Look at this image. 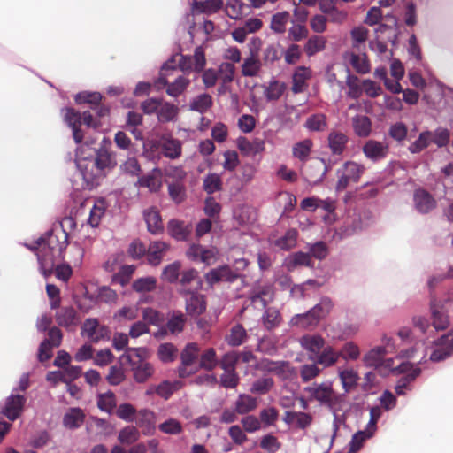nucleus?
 Instances as JSON below:
<instances>
[{
    "label": "nucleus",
    "mask_w": 453,
    "mask_h": 453,
    "mask_svg": "<svg viewBox=\"0 0 453 453\" xmlns=\"http://www.w3.org/2000/svg\"><path fill=\"white\" fill-rule=\"evenodd\" d=\"M342 169L343 172H347V176L355 183L358 182L360 176L364 172V166L354 161H346Z\"/></svg>",
    "instance_id": "nucleus-62"
},
{
    "label": "nucleus",
    "mask_w": 453,
    "mask_h": 453,
    "mask_svg": "<svg viewBox=\"0 0 453 453\" xmlns=\"http://www.w3.org/2000/svg\"><path fill=\"white\" fill-rule=\"evenodd\" d=\"M261 68V63L257 57L249 56L242 65V74L244 77H255Z\"/></svg>",
    "instance_id": "nucleus-45"
},
{
    "label": "nucleus",
    "mask_w": 453,
    "mask_h": 453,
    "mask_svg": "<svg viewBox=\"0 0 453 453\" xmlns=\"http://www.w3.org/2000/svg\"><path fill=\"white\" fill-rule=\"evenodd\" d=\"M136 425L141 428L143 435H153L156 431V415L149 409H142L138 412Z\"/></svg>",
    "instance_id": "nucleus-11"
},
{
    "label": "nucleus",
    "mask_w": 453,
    "mask_h": 453,
    "mask_svg": "<svg viewBox=\"0 0 453 453\" xmlns=\"http://www.w3.org/2000/svg\"><path fill=\"white\" fill-rule=\"evenodd\" d=\"M247 337V332L242 325L236 324L231 328L230 335L226 337L227 344L232 347L242 345Z\"/></svg>",
    "instance_id": "nucleus-46"
},
{
    "label": "nucleus",
    "mask_w": 453,
    "mask_h": 453,
    "mask_svg": "<svg viewBox=\"0 0 453 453\" xmlns=\"http://www.w3.org/2000/svg\"><path fill=\"white\" fill-rule=\"evenodd\" d=\"M56 320L58 326L69 327L76 324L77 312L73 306H65L56 313Z\"/></svg>",
    "instance_id": "nucleus-28"
},
{
    "label": "nucleus",
    "mask_w": 453,
    "mask_h": 453,
    "mask_svg": "<svg viewBox=\"0 0 453 453\" xmlns=\"http://www.w3.org/2000/svg\"><path fill=\"white\" fill-rule=\"evenodd\" d=\"M339 378L345 393L349 392L357 387L359 380V375L354 369H345L339 372Z\"/></svg>",
    "instance_id": "nucleus-32"
},
{
    "label": "nucleus",
    "mask_w": 453,
    "mask_h": 453,
    "mask_svg": "<svg viewBox=\"0 0 453 453\" xmlns=\"http://www.w3.org/2000/svg\"><path fill=\"white\" fill-rule=\"evenodd\" d=\"M287 268L288 271H292L297 266H306L312 268L314 263L311 261L309 252L296 251L290 254L287 258Z\"/></svg>",
    "instance_id": "nucleus-20"
},
{
    "label": "nucleus",
    "mask_w": 453,
    "mask_h": 453,
    "mask_svg": "<svg viewBox=\"0 0 453 453\" xmlns=\"http://www.w3.org/2000/svg\"><path fill=\"white\" fill-rule=\"evenodd\" d=\"M77 169L83 180V188L93 190L100 185V176L94 173L92 165L91 168H89L88 165H81V163H78Z\"/></svg>",
    "instance_id": "nucleus-17"
},
{
    "label": "nucleus",
    "mask_w": 453,
    "mask_h": 453,
    "mask_svg": "<svg viewBox=\"0 0 453 453\" xmlns=\"http://www.w3.org/2000/svg\"><path fill=\"white\" fill-rule=\"evenodd\" d=\"M240 277L241 274L234 271L228 264L219 265L204 274V279L211 288L220 282L234 283Z\"/></svg>",
    "instance_id": "nucleus-4"
},
{
    "label": "nucleus",
    "mask_w": 453,
    "mask_h": 453,
    "mask_svg": "<svg viewBox=\"0 0 453 453\" xmlns=\"http://www.w3.org/2000/svg\"><path fill=\"white\" fill-rule=\"evenodd\" d=\"M118 440L122 444H132L139 440V432L133 426H125L119 431Z\"/></svg>",
    "instance_id": "nucleus-57"
},
{
    "label": "nucleus",
    "mask_w": 453,
    "mask_h": 453,
    "mask_svg": "<svg viewBox=\"0 0 453 453\" xmlns=\"http://www.w3.org/2000/svg\"><path fill=\"white\" fill-rule=\"evenodd\" d=\"M96 157V149L89 145L81 146L77 148L75 152V165L78 168V163L81 165H90L94 166V158Z\"/></svg>",
    "instance_id": "nucleus-34"
},
{
    "label": "nucleus",
    "mask_w": 453,
    "mask_h": 453,
    "mask_svg": "<svg viewBox=\"0 0 453 453\" xmlns=\"http://www.w3.org/2000/svg\"><path fill=\"white\" fill-rule=\"evenodd\" d=\"M328 146L334 155H342L348 143V137L341 132L333 131L328 134Z\"/></svg>",
    "instance_id": "nucleus-24"
},
{
    "label": "nucleus",
    "mask_w": 453,
    "mask_h": 453,
    "mask_svg": "<svg viewBox=\"0 0 453 453\" xmlns=\"http://www.w3.org/2000/svg\"><path fill=\"white\" fill-rule=\"evenodd\" d=\"M170 245L163 241H153L147 249L148 263L152 266L158 265L163 258V254L168 250Z\"/></svg>",
    "instance_id": "nucleus-13"
},
{
    "label": "nucleus",
    "mask_w": 453,
    "mask_h": 453,
    "mask_svg": "<svg viewBox=\"0 0 453 453\" xmlns=\"http://www.w3.org/2000/svg\"><path fill=\"white\" fill-rule=\"evenodd\" d=\"M179 108L171 102L164 101L162 99V104L159 106L157 117L160 123H167L174 121L177 118Z\"/></svg>",
    "instance_id": "nucleus-23"
},
{
    "label": "nucleus",
    "mask_w": 453,
    "mask_h": 453,
    "mask_svg": "<svg viewBox=\"0 0 453 453\" xmlns=\"http://www.w3.org/2000/svg\"><path fill=\"white\" fill-rule=\"evenodd\" d=\"M326 126L325 114H312L307 118L304 127L312 132L321 131Z\"/></svg>",
    "instance_id": "nucleus-59"
},
{
    "label": "nucleus",
    "mask_w": 453,
    "mask_h": 453,
    "mask_svg": "<svg viewBox=\"0 0 453 453\" xmlns=\"http://www.w3.org/2000/svg\"><path fill=\"white\" fill-rule=\"evenodd\" d=\"M142 149V156L149 161L157 162L160 159L159 150H162V142L159 140H144Z\"/></svg>",
    "instance_id": "nucleus-25"
},
{
    "label": "nucleus",
    "mask_w": 453,
    "mask_h": 453,
    "mask_svg": "<svg viewBox=\"0 0 453 453\" xmlns=\"http://www.w3.org/2000/svg\"><path fill=\"white\" fill-rule=\"evenodd\" d=\"M166 231L168 235L176 242H188L192 233V224L173 218L167 221Z\"/></svg>",
    "instance_id": "nucleus-5"
},
{
    "label": "nucleus",
    "mask_w": 453,
    "mask_h": 453,
    "mask_svg": "<svg viewBox=\"0 0 453 453\" xmlns=\"http://www.w3.org/2000/svg\"><path fill=\"white\" fill-rule=\"evenodd\" d=\"M260 447L267 453H276L281 447L276 436L267 434L261 438Z\"/></svg>",
    "instance_id": "nucleus-64"
},
{
    "label": "nucleus",
    "mask_w": 453,
    "mask_h": 453,
    "mask_svg": "<svg viewBox=\"0 0 453 453\" xmlns=\"http://www.w3.org/2000/svg\"><path fill=\"white\" fill-rule=\"evenodd\" d=\"M273 385H274V380L272 378H270V377L261 378V379L256 380L252 383L250 390L253 394L265 395L271 390V388L273 387Z\"/></svg>",
    "instance_id": "nucleus-61"
},
{
    "label": "nucleus",
    "mask_w": 453,
    "mask_h": 453,
    "mask_svg": "<svg viewBox=\"0 0 453 453\" xmlns=\"http://www.w3.org/2000/svg\"><path fill=\"white\" fill-rule=\"evenodd\" d=\"M321 350L316 356H309V359L322 365L324 367H330L337 362L340 354H337L333 347L324 346Z\"/></svg>",
    "instance_id": "nucleus-19"
},
{
    "label": "nucleus",
    "mask_w": 453,
    "mask_h": 453,
    "mask_svg": "<svg viewBox=\"0 0 453 453\" xmlns=\"http://www.w3.org/2000/svg\"><path fill=\"white\" fill-rule=\"evenodd\" d=\"M142 315L146 324L155 326H159L165 319L164 315L159 311L151 307L143 308Z\"/></svg>",
    "instance_id": "nucleus-56"
},
{
    "label": "nucleus",
    "mask_w": 453,
    "mask_h": 453,
    "mask_svg": "<svg viewBox=\"0 0 453 453\" xmlns=\"http://www.w3.org/2000/svg\"><path fill=\"white\" fill-rule=\"evenodd\" d=\"M432 143V131L425 130L419 133L418 138L408 147L411 154H418Z\"/></svg>",
    "instance_id": "nucleus-30"
},
{
    "label": "nucleus",
    "mask_w": 453,
    "mask_h": 453,
    "mask_svg": "<svg viewBox=\"0 0 453 453\" xmlns=\"http://www.w3.org/2000/svg\"><path fill=\"white\" fill-rule=\"evenodd\" d=\"M131 370L134 372V380L137 383L146 382L154 372L151 364L146 361L134 362V366H131Z\"/></svg>",
    "instance_id": "nucleus-22"
},
{
    "label": "nucleus",
    "mask_w": 453,
    "mask_h": 453,
    "mask_svg": "<svg viewBox=\"0 0 453 453\" xmlns=\"http://www.w3.org/2000/svg\"><path fill=\"white\" fill-rule=\"evenodd\" d=\"M413 200L416 210L421 214H426L436 205L433 196L424 188L415 190Z\"/></svg>",
    "instance_id": "nucleus-10"
},
{
    "label": "nucleus",
    "mask_w": 453,
    "mask_h": 453,
    "mask_svg": "<svg viewBox=\"0 0 453 453\" xmlns=\"http://www.w3.org/2000/svg\"><path fill=\"white\" fill-rule=\"evenodd\" d=\"M180 267L181 263L179 260L167 265L163 270L162 277L169 283H175L179 279Z\"/></svg>",
    "instance_id": "nucleus-63"
},
{
    "label": "nucleus",
    "mask_w": 453,
    "mask_h": 453,
    "mask_svg": "<svg viewBox=\"0 0 453 453\" xmlns=\"http://www.w3.org/2000/svg\"><path fill=\"white\" fill-rule=\"evenodd\" d=\"M65 240L59 241L52 228L47 230L40 237H44V244L38 254V269L42 275L48 279L53 273L54 265L58 260H64L65 251L68 245L69 234L63 230Z\"/></svg>",
    "instance_id": "nucleus-1"
},
{
    "label": "nucleus",
    "mask_w": 453,
    "mask_h": 453,
    "mask_svg": "<svg viewBox=\"0 0 453 453\" xmlns=\"http://www.w3.org/2000/svg\"><path fill=\"white\" fill-rule=\"evenodd\" d=\"M349 57V63L357 73L366 74L370 73L371 66L365 53L363 54L362 60H360L359 56L354 52H350Z\"/></svg>",
    "instance_id": "nucleus-50"
},
{
    "label": "nucleus",
    "mask_w": 453,
    "mask_h": 453,
    "mask_svg": "<svg viewBox=\"0 0 453 453\" xmlns=\"http://www.w3.org/2000/svg\"><path fill=\"white\" fill-rule=\"evenodd\" d=\"M142 215L149 233L154 235H158L164 233L165 229L162 223L161 214L155 207L144 210Z\"/></svg>",
    "instance_id": "nucleus-8"
},
{
    "label": "nucleus",
    "mask_w": 453,
    "mask_h": 453,
    "mask_svg": "<svg viewBox=\"0 0 453 453\" xmlns=\"http://www.w3.org/2000/svg\"><path fill=\"white\" fill-rule=\"evenodd\" d=\"M186 317L180 311H173L166 323V327L173 334H180L184 330L186 324Z\"/></svg>",
    "instance_id": "nucleus-27"
},
{
    "label": "nucleus",
    "mask_w": 453,
    "mask_h": 453,
    "mask_svg": "<svg viewBox=\"0 0 453 453\" xmlns=\"http://www.w3.org/2000/svg\"><path fill=\"white\" fill-rule=\"evenodd\" d=\"M450 142V132L448 128L438 127L432 132V142L436 144L438 148L447 146Z\"/></svg>",
    "instance_id": "nucleus-58"
},
{
    "label": "nucleus",
    "mask_w": 453,
    "mask_h": 453,
    "mask_svg": "<svg viewBox=\"0 0 453 453\" xmlns=\"http://www.w3.org/2000/svg\"><path fill=\"white\" fill-rule=\"evenodd\" d=\"M289 13L287 11L276 12L272 16L270 28L276 34H283Z\"/></svg>",
    "instance_id": "nucleus-53"
},
{
    "label": "nucleus",
    "mask_w": 453,
    "mask_h": 453,
    "mask_svg": "<svg viewBox=\"0 0 453 453\" xmlns=\"http://www.w3.org/2000/svg\"><path fill=\"white\" fill-rule=\"evenodd\" d=\"M422 372L420 367L416 366L412 371L403 377H401L396 385L395 386V391L397 395L403 396L406 395L405 389H410L409 385L413 382Z\"/></svg>",
    "instance_id": "nucleus-26"
},
{
    "label": "nucleus",
    "mask_w": 453,
    "mask_h": 453,
    "mask_svg": "<svg viewBox=\"0 0 453 453\" xmlns=\"http://www.w3.org/2000/svg\"><path fill=\"white\" fill-rule=\"evenodd\" d=\"M178 349L172 342L161 343L157 348V357L164 363L168 364L175 360Z\"/></svg>",
    "instance_id": "nucleus-39"
},
{
    "label": "nucleus",
    "mask_w": 453,
    "mask_h": 453,
    "mask_svg": "<svg viewBox=\"0 0 453 453\" xmlns=\"http://www.w3.org/2000/svg\"><path fill=\"white\" fill-rule=\"evenodd\" d=\"M206 297L203 294L194 295L186 299L185 311L188 316L197 319L206 311Z\"/></svg>",
    "instance_id": "nucleus-7"
},
{
    "label": "nucleus",
    "mask_w": 453,
    "mask_h": 453,
    "mask_svg": "<svg viewBox=\"0 0 453 453\" xmlns=\"http://www.w3.org/2000/svg\"><path fill=\"white\" fill-rule=\"evenodd\" d=\"M262 321L265 327L271 331L280 325V313L274 308H267L262 315Z\"/></svg>",
    "instance_id": "nucleus-41"
},
{
    "label": "nucleus",
    "mask_w": 453,
    "mask_h": 453,
    "mask_svg": "<svg viewBox=\"0 0 453 453\" xmlns=\"http://www.w3.org/2000/svg\"><path fill=\"white\" fill-rule=\"evenodd\" d=\"M218 365L216 350L207 349L200 357L199 367L206 371H212Z\"/></svg>",
    "instance_id": "nucleus-54"
},
{
    "label": "nucleus",
    "mask_w": 453,
    "mask_h": 453,
    "mask_svg": "<svg viewBox=\"0 0 453 453\" xmlns=\"http://www.w3.org/2000/svg\"><path fill=\"white\" fill-rule=\"evenodd\" d=\"M135 269L136 267L134 265H121L119 272L112 275L111 282H118L122 287L126 286L129 282Z\"/></svg>",
    "instance_id": "nucleus-48"
},
{
    "label": "nucleus",
    "mask_w": 453,
    "mask_h": 453,
    "mask_svg": "<svg viewBox=\"0 0 453 453\" xmlns=\"http://www.w3.org/2000/svg\"><path fill=\"white\" fill-rule=\"evenodd\" d=\"M312 147V142L310 139H305L296 142L293 147V156L301 161L308 158Z\"/></svg>",
    "instance_id": "nucleus-55"
},
{
    "label": "nucleus",
    "mask_w": 453,
    "mask_h": 453,
    "mask_svg": "<svg viewBox=\"0 0 453 453\" xmlns=\"http://www.w3.org/2000/svg\"><path fill=\"white\" fill-rule=\"evenodd\" d=\"M180 381L171 382L168 380H163L157 386L154 388V390L157 395L164 398L165 400H168L172 395L177 390V388L174 387V384H180Z\"/></svg>",
    "instance_id": "nucleus-60"
},
{
    "label": "nucleus",
    "mask_w": 453,
    "mask_h": 453,
    "mask_svg": "<svg viewBox=\"0 0 453 453\" xmlns=\"http://www.w3.org/2000/svg\"><path fill=\"white\" fill-rule=\"evenodd\" d=\"M212 97L208 93H202L194 97L189 104V110L203 114L212 106Z\"/></svg>",
    "instance_id": "nucleus-29"
},
{
    "label": "nucleus",
    "mask_w": 453,
    "mask_h": 453,
    "mask_svg": "<svg viewBox=\"0 0 453 453\" xmlns=\"http://www.w3.org/2000/svg\"><path fill=\"white\" fill-rule=\"evenodd\" d=\"M429 310L433 319L432 325L435 331L446 330L450 324L447 311L442 307H439L435 300L430 301Z\"/></svg>",
    "instance_id": "nucleus-9"
},
{
    "label": "nucleus",
    "mask_w": 453,
    "mask_h": 453,
    "mask_svg": "<svg viewBox=\"0 0 453 453\" xmlns=\"http://www.w3.org/2000/svg\"><path fill=\"white\" fill-rule=\"evenodd\" d=\"M365 156L372 162L385 158L388 153V146L376 140H368L362 148Z\"/></svg>",
    "instance_id": "nucleus-6"
},
{
    "label": "nucleus",
    "mask_w": 453,
    "mask_h": 453,
    "mask_svg": "<svg viewBox=\"0 0 453 453\" xmlns=\"http://www.w3.org/2000/svg\"><path fill=\"white\" fill-rule=\"evenodd\" d=\"M97 407L100 411L111 414L116 407L115 394L111 389L97 394Z\"/></svg>",
    "instance_id": "nucleus-36"
},
{
    "label": "nucleus",
    "mask_w": 453,
    "mask_h": 453,
    "mask_svg": "<svg viewBox=\"0 0 453 453\" xmlns=\"http://www.w3.org/2000/svg\"><path fill=\"white\" fill-rule=\"evenodd\" d=\"M199 348L196 342H188L180 352V363L184 365H192L198 357Z\"/></svg>",
    "instance_id": "nucleus-44"
},
{
    "label": "nucleus",
    "mask_w": 453,
    "mask_h": 453,
    "mask_svg": "<svg viewBox=\"0 0 453 453\" xmlns=\"http://www.w3.org/2000/svg\"><path fill=\"white\" fill-rule=\"evenodd\" d=\"M311 76L310 67L303 65L298 66L292 75V88L291 90L294 94L302 93L306 84V80Z\"/></svg>",
    "instance_id": "nucleus-18"
},
{
    "label": "nucleus",
    "mask_w": 453,
    "mask_h": 453,
    "mask_svg": "<svg viewBox=\"0 0 453 453\" xmlns=\"http://www.w3.org/2000/svg\"><path fill=\"white\" fill-rule=\"evenodd\" d=\"M190 81L183 75H179L173 82H169L166 88V94L172 97H178L189 86Z\"/></svg>",
    "instance_id": "nucleus-38"
},
{
    "label": "nucleus",
    "mask_w": 453,
    "mask_h": 453,
    "mask_svg": "<svg viewBox=\"0 0 453 453\" xmlns=\"http://www.w3.org/2000/svg\"><path fill=\"white\" fill-rule=\"evenodd\" d=\"M162 153L170 159L179 158L181 155L180 142L175 138H168L165 142L162 143Z\"/></svg>",
    "instance_id": "nucleus-37"
},
{
    "label": "nucleus",
    "mask_w": 453,
    "mask_h": 453,
    "mask_svg": "<svg viewBox=\"0 0 453 453\" xmlns=\"http://www.w3.org/2000/svg\"><path fill=\"white\" fill-rule=\"evenodd\" d=\"M85 418V413L81 408L72 407L65 413L63 425L70 430H76L81 426Z\"/></svg>",
    "instance_id": "nucleus-15"
},
{
    "label": "nucleus",
    "mask_w": 453,
    "mask_h": 453,
    "mask_svg": "<svg viewBox=\"0 0 453 453\" xmlns=\"http://www.w3.org/2000/svg\"><path fill=\"white\" fill-rule=\"evenodd\" d=\"M168 194L176 204H180L184 202L187 196L186 188L179 180L173 181L168 184Z\"/></svg>",
    "instance_id": "nucleus-49"
},
{
    "label": "nucleus",
    "mask_w": 453,
    "mask_h": 453,
    "mask_svg": "<svg viewBox=\"0 0 453 453\" xmlns=\"http://www.w3.org/2000/svg\"><path fill=\"white\" fill-rule=\"evenodd\" d=\"M317 319L308 314V311L303 313H298L293 316L290 319L291 326H296L303 329L317 326L319 322L316 321Z\"/></svg>",
    "instance_id": "nucleus-43"
},
{
    "label": "nucleus",
    "mask_w": 453,
    "mask_h": 453,
    "mask_svg": "<svg viewBox=\"0 0 453 453\" xmlns=\"http://www.w3.org/2000/svg\"><path fill=\"white\" fill-rule=\"evenodd\" d=\"M102 98L103 96L100 92L88 90L81 91L74 96V101L77 104H88L90 106L100 103Z\"/></svg>",
    "instance_id": "nucleus-51"
},
{
    "label": "nucleus",
    "mask_w": 453,
    "mask_h": 453,
    "mask_svg": "<svg viewBox=\"0 0 453 453\" xmlns=\"http://www.w3.org/2000/svg\"><path fill=\"white\" fill-rule=\"evenodd\" d=\"M17 391L18 388H12L11 395L5 398L4 403L0 409V413L12 422L22 415L27 403V397L16 393Z\"/></svg>",
    "instance_id": "nucleus-3"
},
{
    "label": "nucleus",
    "mask_w": 453,
    "mask_h": 453,
    "mask_svg": "<svg viewBox=\"0 0 453 453\" xmlns=\"http://www.w3.org/2000/svg\"><path fill=\"white\" fill-rule=\"evenodd\" d=\"M157 288V280L153 276H144L134 280L132 288L137 293L151 292Z\"/></svg>",
    "instance_id": "nucleus-40"
},
{
    "label": "nucleus",
    "mask_w": 453,
    "mask_h": 453,
    "mask_svg": "<svg viewBox=\"0 0 453 453\" xmlns=\"http://www.w3.org/2000/svg\"><path fill=\"white\" fill-rule=\"evenodd\" d=\"M117 161L115 155L109 150L96 149V157L94 158V166L97 171L105 169L112 170L116 167Z\"/></svg>",
    "instance_id": "nucleus-12"
},
{
    "label": "nucleus",
    "mask_w": 453,
    "mask_h": 453,
    "mask_svg": "<svg viewBox=\"0 0 453 453\" xmlns=\"http://www.w3.org/2000/svg\"><path fill=\"white\" fill-rule=\"evenodd\" d=\"M302 348L316 356L325 346V339L320 334H304L299 339Z\"/></svg>",
    "instance_id": "nucleus-14"
},
{
    "label": "nucleus",
    "mask_w": 453,
    "mask_h": 453,
    "mask_svg": "<svg viewBox=\"0 0 453 453\" xmlns=\"http://www.w3.org/2000/svg\"><path fill=\"white\" fill-rule=\"evenodd\" d=\"M257 407V399L247 394H240L235 402V411L243 415L255 410Z\"/></svg>",
    "instance_id": "nucleus-33"
},
{
    "label": "nucleus",
    "mask_w": 453,
    "mask_h": 453,
    "mask_svg": "<svg viewBox=\"0 0 453 453\" xmlns=\"http://www.w3.org/2000/svg\"><path fill=\"white\" fill-rule=\"evenodd\" d=\"M352 125L355 134L359 137H367L372 132V121L365 115L353 117Z\"/></svg>",
    "instance_id": "nucleus-31"
},
{
    "label": "nucleus",
    "mask_w": 453,
    "mask_h": 453,
    "mask_svg": "<svg viewBox=\"0 0 453 453\" xmlns=\"http://www.w3.org/2000/svg\"><path fill=\"white\" fill-rule=\"evenodd\" d=\"M203 188L208 195L222 189L221 177L216 173H209L203 179Z\"/></svg>",
    "instance_id": "nucleus-42"
},
{
    "label": "nucleus",
    "mask_w": 453,
    "mask_h": 453,
    "mask_svg": "<svg viewBox=\"0 0 453 453\" xmlns=\"http://www.w3.org/2000/svg\"><path fill=\"white\" fill-rule=\"evenodd\" d=\"M334 302L329 296H322L318 303L308 310V314L317 319V322L325 319L332 311Z\"/></svg>",
    "instance_id": "nucleus-16"
},
{
    "label": "nucleus",
    "mask_w": 453,
    "mask_h": 453,
    "mask_svg": "<svg viewBox=\"0 0 453 453\" xmlns=\"http://www.w3.org/2000/svg\"><path fill=\"white\" fill-rule=\"evenodd\" d=\"M326 41L322 36L313 35L308 39L304 45V50L308 57H311L325 50Z\"/></svg>",
    "instance_id": "nucleus-47"
},
{
    "label": "nucleus",
    "mask_w": 453,
    "mask_h": 453,
    "mask_svg": "<svg viewBox=\"0 0 453 453\" xmlns=\"http://www.w3.org/2000/svg\"><path fill=\"white\" fill-rule=\"evenodd\" d=\"M306 248L308 250L311 258L313 257L319 261L324 260L329 254L328 245L324 241L307 242Z\"/></svg>",
    "instance_id": "nucleus-35"
},
{
    "label": "nucleus",
    "mask_w": 453,
    "mask_h": 453,
    "mask_svg": "<svg viewBox=\"0 0 453 453\" xmlns=\"http://www.w3.org/2000/svg\"><path fill=\"white\" fill-rule=\"evenodd\" d=\"M194 4L200 13L211 14L219 12L223 7V0L195 1Z\"/></svg>",
    "instance_id": "nucleus-52"
},
{
    "label": "nucleus",
    "mask_w": 453,
    "mask_h": 453,
    "mask_svg": "<svg viewBox=\"0 0 453 453\" xmlns=\"http://www.w3.org/2000/svg\"><path fill=\"white\" fill-rule=\"evenodd\" d=\"M435 349L432 351L429 360L439 363L453 356V328L432 341Z\"/></svg>",
    "instance_id": "nucleus-2"
},
{
    "label": "nucleus",
    "mask_w": 453,
    "mask_h": 453,
    "mask_svg": "<svg viewBox=\"0 0 453 453\" xmlns=\"http://www.w3.org/2000/svg\"><path fill=\"white\" fill-rule=\"evenodd\" d=\"M264 88L265 97L268 102H271L280 99L285 92L287 86L285 82H280L276 80L275 77H273L270 80L268 86H264Z\"/></svg>",
    "instance_id": "nucleus-21"
}]
</instances>
